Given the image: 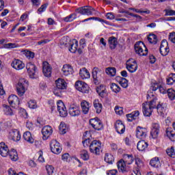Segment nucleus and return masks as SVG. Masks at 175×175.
Listing matches in <instances>:
<instances>
[{"instance_id":"f257e3e1","label":"nucleus","mask_w":175,"mask_h":175,"mask_svg":"<svg viewBox=\"0 0 175 175\" xmlns=\"http://www.w3.org/2000/svg\"><path fill=\"white\" fill-rule=\"evenodd\" d=\"M147 99H150V102H146L142 104V111L145 117H150L152 111L157 107V101L158 98L155 97V94L151 91L148 92Z\"/></svg>"},{"instance_id":"f03ea898","label":"nucleus","mask_w":175,"mask_h":175,"mask_svg":"<svg viewBox=\"0 0 175 175\" xmlns=\"http://www.w3.org/2000/svg\"><path fill=\"white\" fill-rule=\"evenodd\" d=\"M134 49L136 54L141 56H145L148 54V49L142 41L137 42L134 45Z\"/></svg>"},{"instance_id":"7ed1b4c3","label":"nucleus","mask_w":175,"mask_h":175,"mask_svg":"<svg viewBox=\"0 0 175 175\" xmlns=\"http://www.w3.org/2000/svg\"><path fill=\"white\" fill-rule=\"evenodd\" d=\"M27 85L28 81L25 79L21 78L19 79L16 85V92L18 96H23L25 94V87H27Z\"/></svg>"},{"instance_id":"20e7f679","label":"nucleus","mask_w":175,"mask_h":175,"mask_svg":"<svg viewBox=\"0 0 175 175\" xmlns=\"http://www.w3.org/2000/svg\"><path fill=\"white\" fill-rule=\"evenodd\" d=\"M100 150H102V143L98 140H94L90 145V151L96 155L100 154Z\"/></svg>"},{"instance_id":"39448f33","label":"nucleus","mask_w":175,"mask_h":175,"mask_svg":"<svg viewBox=\"0 0 175 175\" xmlns=\"http://www.w3.org/2000/svg\"><path fill=\"white\" fill-rule=\"evenodd\" d=\"M102 75H103V70L96 67L93 68L92 77L94 79V84L98 85L100 83V79H102Z\"/></svg>"},{"instance_id":"423d86ee","label":"nucleus","mask_w":175,"mask_h":175,"mask_svg":"<svg viewBox=\"0 0 175 175\" xmlns=\"http://www.w3.org/2000/svg\"><path fill=\"white\" fill-rule=\"evenodd\" d=\"M26 69L27 70V73H29V77L31 79H36V66L33 64L32 62H29L26 64Z\"/></svg>"},{"instance_id":"0eeeda50","label":"nucleus","mask_w":175,"mask_h":175,"mask_svg":"<svg viewBox=\"0 0 175 175\" xmlns=\"http://www.w3.org/2000/svg\"><path fill=\"white\" fill-rule=\"evenodd\" d=\"M75 88L80 92H83V94H88L90 87L88 85L85 83V82L81 81H77L75 83Z\"/></svg>"},{"instance_id":"6e6552de","label":"nucleus","mask_w":175,"mask_h":175,"mask_svg":"<svg viewBox=\"0 0 175 175\" xmlns=\"http://www.w3.org/2000/svg\"><path fill=\"white\" fill-rule=\"evenodd\" d=\"M51 150L53 154H60V152L62 151V148L61 147V145L59 144V142L55 139H53L51 142L50 144Z\"/></svg>"},{"instance_id":"1a4fd4ad","label":"nucleus","mask_w":175,"mask_h":175,"mask_svg":"<svg viewBox=\"0 0 175 175\" xmlns=\"http://www.w3.org/2000/svg\"><path fill=\"white\" fill-rule=\"evenodd\" d=\"M90 124L93 129H95V131H101V129H103V124H102V121L97 118L90 119Z\"/></svg>"},{"instance_id":"9d476101","label":"nucleus","mask_w":175,"mask_h":175,"mask_svg":"<svg viewBox=\"0 0 175 175\" xmlns=\"http://www.w3.org/2000/svg\"><path fill=\"white\" fill-rule=\"evenodd\" d=\"M76 12H77V13H79L80 14H86L87 16H91L92 13L95 12V10L91 6L86 5L77 9Z\"/></svg>"},{"instance_id":"9b49d317","label":"nucleus","mask_w":175,"mask_h":175,"mask_svg":"<svg viewBox=\"0 0 175 175\" xmlns=\"http://www.w3.org/2000/svg\"><path fill=\"white\" fill-rule=\"evenodd\" d=\"M126 68L131 73H135L137 70V63L135 59H130L126 63Z\"/></svg>"},{"instance_id":"f8f14e48","label":"nucleus","mask_w":175,"mask_h":175,"mask_svg":"<svg viewBox=\"0 0 175 175\" xmlns=\"http://www.w3.org/2000/svg\"><path fill=\"white\" fill-rule=\"evenodd\" d=\"M42 135L43 140H47L53 135V127L49 125L44 126L42 129Z\"/></svg>"},{"instance_id":"ddd939ff","label":"nucleus","mask_w":175,"mask_h":175,"mask_svg":"<svg viewBox=\"0 0 175 175\" xmlns=\"http://www.w3.org/2000/svg\"><path fill=\"white\" fill-rule=\"evenodd\" d=\"M57 111L59 113L60 117H66L68 116V111L66 110V107L62 100H59L57 103Z\"/></svg>"},{"instance_id":"4468645a","label":"nucleus","mask_w":175,"mask_h":175,"mask_svg":"<svg viewBox=\"0 0 175 175\" xmlns=\"http://www.w3.org/2000/svg\"><path fill=\"white\" fill-rule=\"evenodd\" d=\"M170 49H169V44L166 40H163L160 46V53L163 57H166L169 54Z\"/></svg>"},{"instance_id":"2eb2a0df","label":"nucleus","mask_w":175,"mask_h":175,"mask_svg":"<svg viewBox=\"0 0 175 175\" xmlns=\"http://www.w3.org/2000/svg\"><path fill=\"white\" fill-rule=\"evenodd\" d=\"M53 68L47 62H44L42 63V72L45 77H51V72Z\"/></svg>"},{"instance_id":"dca6fc26","label":"nucleus","mask_w":175,"mask_h":175,"mask_svg":"<svg viewBox=\"0 0 175 175\" xmlns=\"http://www.w3.org/2000/svg\"><path fill=\"white\" fill-rule=\"evenodd\" d=\"M11 66L16 70H21L25 68V64L18 59H14L11 63Z\"/></svg>"},{"instance_id":"f3484780","label":"nucleus","mask_w":175,"mask_h":175,"mask_svg":"<svg viewBox=\"0 0 175 175\" xmlns=\"http://www.w3.org/2000/svg\"><path fill=\"white\" fill-rule=\"evenodd\" d=\"M155 109H157L158 114H159V116H161V117H163V116H165V113H166V109H167V104L163 103H159L157 105L156 104Z\"/></svg>"},{"instance_id":"a211bd4d","label":"nucleus","mask_w":175,"mask_h":175,"mask_svg":"<svg viewBox=\"0 0 175 175\" xmlns=\"http://www.w3.org/2000/svg\"><path fill=\"white\" fill-rule=\"evenodd\" d=\"M147 136V129L141 126H137L136 129V137L137 139H146Z\"/></svg>"},{"instance_id":"6ab92c4d","label":"nucleus","mask_w":175,"mask_h":175,"mask_svg":"<svg viewBox=\"0 0 175 175\" xmlns=\"http://www.w3.org/2000/svg\"><path fill=\"white\" fill-rule=\"evenodd\" d=\"M68 113L71 117H79L80 114V107L77 105H72L70 106Z\"/></svg>"},{"instance_id":"aec40b11","label":"nucleus","mask_w":175,"mask_h":175,"mask_svg":"<svg viewBox=\"0 0 175 175\" xmlns=\"http://www.w3.org/2000/svg\"><path fill=\"white\" fill-rule=\"evenodd\" d=\"M117 166L119 172H122V173H126V172H129V167L126 166V163L124 159H120L118 162Z\"/></svg>"},{"instance_id":"412c9836","label":"nucleus","mask_w":175,"mask_h":175,"mask_svg":"<svg viewBox=\"0 0 175 175\" xmlns=\"http://www.w3.org/2000/svg\"><path fill=\"white\" fill-rule=\"evenodd\" d=\"M160 126L158 123H153L152 125V131L150 132V135L152 139H157L159 135V129Z\"/></svg>"},{"instance_id":"4be33fe9","label":"nucleus","mask_w":175,"mask_h":175,"mask_svg":"<svg viewBox=\"0 0 175 175\" xmlns=\"http://www.w3.org/2000/svg\"><path fill=\"white\" fill-rule=\"evenodd\" d=\"M115 129L119 135H122L125 132V125L121 120H117L115 123Z\"/></svg>"},{"instance_id":"5701e85b","label":"nucleus","mask_w":175,"mask_h":175,"mask_svg":"<svg viewBox=\"0 0 175 175\" xmlns=\"http://www.w3.org/2000/svg\"><path fill=\"white\" fill-rule=\"evenodd\" d=\"M9 148L8 147V145L5 144V142H1L0 143V154L1 157H6L9 155Z\"/></svg>"},{"instance_id":"b1692460","label":"nucleus","mask_w":175,"mask_h":175,"mask_svg":"<svg viewBox=\"0 0 175 175\" xmlns=\"http://www.w3.org/2000/svg\"><path fill=\"white\" fill-rule=\"evenodd\" d=\"M63 76L73 75V68L69 64H65L62 69Z\"/></svg>"},{"instance_id":"393cba45","label":"nucleus","mask_w":175,"mask_h":175,"mask_svg":"<svg viewBox=\"0 0 175 175\" xmlns=\"http://www.w3.org/2000/svg\"><path fill=\"white\" fill-rule=\"evenodd\" d=\"M81 107L83 114H88L90 109H91V105L87 100H83L81 102Z\"/></svg>"},{"instance_id":"a878e982","label":"nucleus","mask_w":175,"mask_h":175,"mask_svg":"<svg viewBox=\"0 0 175 175\" xmlns=\"http://www.w3.org/2000/svg\"><path fill=\"white\" fill-rule=\"evenodd\" d=\"M10 138L14 142H19L21 139V135L18 130H13L10 133Z\"/></svg>"},{"instance_id":"bb28decb","label":"nucleus","mask_w":175,"mask_h":175,"mask_svg":"<svg viewBox=\"0 0 175 175\" xmlns=\"http://www.w3.org/2000/svg\"><path fill=\"white\" fill-rule=\"evenodd\" d=\"M8 102L11 106H18L20 105L18 97L14 94H12L8 97Z\"/></svg>"},{"instance_id":"cd10ccee","label":"nucleus","mask_w":175,"mask_h":175,"mask_svg":"<svg viewBox=\"0 0 175 175\" xmlns=\"http://www.w3.org/2000/svg\"><path fill=\"white\" fill-rule=\"evenodd\" d=\"M79 75L81 79H82V80H85L91 77V75L90 74V72L85 68H83L80 69Z\"/></svg>"},{"instance_id":"c85d7f7f","label":"nucleus","mask_w":175,"mask_h":175,"mask_svg":"<svg viewBox=\"0 0 175 175\" xmlns=\"http://www.w3.org/2000/svg\"><path fill=\"white\" fill-rule=\"evenodd\" d=\"M55 84L58 90H66V87H68L66 82L65 81L64 79H58L55 81Z\"/></svg>"},{"instance_id":"c756f323","label":"nucleus","mask_w":175,"mask_h":175,"mask_svg":"<svg viewBox=\"0 0 175 175\" xmlns=\"http://www.w3.org/2000/svg\"><path fill=\"white\" fill-rule=\"evenodd\" d=\"M93 106L97 114H100V113H102V109H103V107L102 106V103L99 102L98 99L94 100Z\"/></svg>"},{"instance_id":"7c9ffc66","label":"nucleus","mask_w":175,"mask_h":175,"mask_svg":"<svg viewBox=\"0 0 175 175\" xmlns=\"http://www.w3.org/2000/svg\"><path fill=\"white\" fill-rule=\"evenodd\" d=\"M139 116H140V112L139 111H133L126 115L127 121H129V122H132V121L136 120Z\"/></svg>"},{"instance_id":"2f4dec72","label":"nucleus","mask_w":175,"mask_h":175,"mask_svg":"<svg viewBox=\"0 0 175 175\" xmlns=\"http://www.w3.org/2000/svg\"><path fill=\"white\" fill-rule=\"evenodd\" d=\"M159 89V92H161V94H166V92H167V90H165V88H163V87L160 86L159 85H158V83H154L151 85L150 87V90L149 91H157V90Z\"/></svg>"},{"instance_id":"473e14b6","label":"nucleus","mask_w":175,"mask_h":175,"mask_svg":"<svg viewBox=\"0 0 175 175\" xmlns=\"http://www.w3.org/2000/svg\"><path fill=\"white\" fill-rule=\"evenodd\" d=\"M148 147V143L144 140L139 141L137 144V148L139 151H144Z\"/></svg>"},{"instance_id":"72a5a7b5","label":"nucleus","mask_w":175,"mask_h":175,"mask_svg":"<svg viewBox=\"0 0 175 175\" xmlns=\"http://www.w3.org/2000/svg\"><path fill=\"white\" fill-rule=\"evenodd\" d=\"M165 135L171 142H175V133L172 128H167Z\"/></svg>"},{"instance_id":"f704fd0d","label":"nucleus","mask_w":175,"mask_h":175,"mask_svg":"<svg viewBox=\"0 0 175 175\" xmlns=\"http://www.w3.org/2000/svg\"><path fill=\"white\" fill-rule=\"evenodd\" d=\"M23 139L27 142V143H30L31 144H32V143L34 142L33 137H32V134H31V132L29 131H26L24 133Z\"/></svg>"},{"instance_id":"c9c22d12","label":"nucleus","mask_w":175,"mask_h":175,"mask_svg":"<svg viewBox=\"0 0 175 175\" xmlns=\"http://www.w3.org/2000/svg\"><path fill=\"white\" fill-rule=\"evenodd\" d=\"M108 43L109 44L110 49H111V50H114V49L117 47L118 42L117 41L116 37H110L109 38Z\"/></svg>"},{"instance_id":"e433bc0d","label":"nucleus","mask_w":175,"mask_h":175,"mask_svg":"<svg viewBox=\"0 0 175 175\" xmlns=\"http://www.w3.org/2000/svg\"><path fill=\"white\" fill-rule=\"evenodd\" d=\"M3 112L5 116H14V111L9 105H3Z\"/></svg>"},{"instance_id":"4c0bfd02","label":"nucleus","mask_w":175,"mask_h":175,"mask_svg":"<svg viewBox=\"0 0 175 175\" xmlns=\"http://www.w3.org/2000/svg\"><path fill=\"white\" fill-rule=\"evenodd\" d=\"M123 159H124V161L126 165H132V163H133V161H135L133 155L132 154H125L123 155Z\"/></svg>"},{"instance_id":"58836bf2","label":"nucleus","mask_w":175,"mask_h":175,"mask_svg":"<svg viewBox=\"0 0 175 175\" xmlns=\"http://www.w3.org/2000/svg\"><path fill=\"white\" fill-rule=\"evenodd\" d=\"M7 157H8L11 161H16L18 159V154H17V152L14 149L10 150L8 152V155Z\"/></svg>"},{"instance_id":"ea45409f","label":"nucleus","mask_w":175,"mask_h":175,"mask_svg":"<svg viewBox=\"0 0 175 175\" xmlns=\"http://www.w3.org/2000/svg\"><path fill=\"white\" fill-rule=\"evenodd\" d=\"M77 47H79V42L74 39L70 43L69 51H70V53H75V51H77Z\"/></svg>"},{"instance_id":"a19ab883","label":"nucleus","mask_w":175,"mask_h":175,"mask_svg":"<svg viewBox=\"0 0 175 175\" xmlns=\"http://www.w3.org/2000/svg\"><path fill=\"white\" fill-rule=\"evenodd\" d=\"M150 165L152 167H159V166H161V161H159L158 157H154L150 160Z\"/></svg>"},{"instance_id":"79ce46f5","label":"nucleus","mask_w":175,"mask_h":175,"mask_svg":"<svg viewBox=\"0 0 175 175\" xmlns=\"http://www.w3.org/2000/svg\"><path fill=\"white\" fill-rule=\"evenodd\" d=\"M77 18V15L75 13H72L68 16L64 18V21L66 23H72L74 20Z\"/></svg>"},{"instance_id":"37998d69","label":"nucleus","mask_w":175,"mask_h":175,"mask_svg":"<svg viewBox=\"0 0 175 175\" xmlns=\"http://www.w3.org/2000/svg\"><path fill=\"white\" fill-rule=\"evenodd\" d=\"M148 40L149 43H151L152 44H157V42H158V38H157V35L150 34L148 37Z\"/></svg>"},{"instance_id":"c03bdc74","label":"nucleus","mask_w":175,"mask_h":175,"mask_svg":"<svg viewBox=\"0 0 175 175\" xmlns=\"http://www.w3.org/2000/svg\"><path fill=\"white\" fill-rule=\"evenodd\" d=\"M59 130L61 135H65L68 131V127H66V124L62 122L59 126Z\"/></svg>"},{"instance_id":"a18cd8bd","label":"nucleus","mask_w":175,"mask_h":175,"mask_svg":"<svg viewBox=\"0 0 175 175\" xmlns=\"http://www.w3.org/2000/svg\"><path fill=\"white\" fill-rule=\"evenodd\" d=\"M105 161L107 162V163L111 165L113 164V162H114V157L112 154L106 153L105 156Z\"/></svg>"},{"instance_id":"49530a36","label":"nucleus","mask_w":175,"mask_h":175,"mask_svg":"<svg viewBox=\"0 0 175 175\" xmlns=\"http://www.w3.org/2000/svg\"><path fill=\"white\" fill-rule=\"evenodd\" d=\"M110 88L113 92H115V94H118V92L121 91V88L115 83H111Z\"/></svg>"},{"instance_id":"de8ad7c7","label":"nucleus","mask_w":175,"mask_h":175,"mask_svg":"<svg viewBox=\"0 0 175 175\" xmlns=\"http://www.w3.org/2000/svg\"><path fill=\"white\" fill-rule=\"evenodd\" d=\"M22 53L28 59H32V58L35 57V53L31 51L25 50Z\"/></svg>"},{"instance_id":"09e8293b","label":"nucleus","mask_w":175,"mask_h":175,"mask_svg":"<svg viewBox=\"0 0 175 175\" xmlns=\"http://www.w3.org/2000/svg\"><path fill=\"white\" fill-rule=\"evenodd\" d=\"M105 72L109 76L114 77L117 73V70H116V68L109 67L106 69Z\"/></svg>"},{"instance_id":"8fccbe9b","label":"nucleus","mask_w":175,"mask_h":175,"mask_svg":"<svg viewBox=\"0 0 175 175\" xmlns=\"http://www.w3.org/2000/svg\"><path fill=\"white\" fill-rule=\"evenodd\" d=\"M81 158L83 161H88L90 159V154H88V151L83 150L81 152Z\"/></svg>"},{"instance_id":"3c124183","label":"nucleus","mask_w":175,"mask_h":175,"mask_svg":"<svg viewBox=\"0 0 175 175\" xmlns=\"http://www.w3.org/2000/svg\"><path fill=\"white\" fill-rule=\"evenodd\" d=\"M175 82V74H170L168 78L167 79V84L168 85H172Z\"/></svg>"},{"instance_id":"603ef678","label":"nucleus","mask_w":175,"mask_h":175,"mask_svg":"<svg viewBox=\"0 0 175 175\" xmlns=\"http://www.w3.org/2000/svg\"><path fill=\"white\" fill-rule=\"evenodd\" d=\"M168 97L171 100H174L175 99V90L173 89H168L167 90Z\"/></svg>"},{"instance_id":"864d4df0","label":"nucleus","mask_w":175,"mask_h":175,"mask_svg":"<svg viewBox=\"0 0 175 175\" xmlns=\"http://www.w3.org/2000/svg\"><path fill=\"white\" fill-rule=\"evenodd\" d=\"M166 152L171 158H175V150L174 147L172 146L170 148H167Z\"/></svg>"},{"instance_id":"5fc2aeb1","label":"nucleus","mask_w":175,"mask_h":175,"mask_svg":"<svg viewBox=\"0 0 175 175\" xmlns=\"http://www.w3.org/2000/svg\"><path fill=\"white\" fill-rule=\"evenodd\" d=\"M119 83L123 88H127L128 87V80L125 78L121 77Z\"/></svg>"},{"instance_id":"6e6d98bb","label":"nucleus","mask_w":175,"mask_h":175,"mask_svg":"<svg viewBox=\"0 0 175 175\" xmlns=\"http://www.w3.org/2000/svg\"><path fill=\"white\" fill-rule=\"evenodd\" d=\"M28 106L29 109H38V103L35 100H30L28 102Z\"/></svg>"},{"instance_id":"4d7b16f0","label":"nucleus","mask_w":175,"mask_h":175,"mask_svg":"<svg viewBox=\"0 0 175 175\" xmlns=\"http://www.w3.org/2000/svg\"><path fill=\"white\" fill-rule=\"evenodd\" d=\"M62 159L64 162H69L70 161V154L69 153H64L62 155Z\"/></svg>"},{"instance_id":"13d9d810","label":"nucleus","mask_w":175,"mask_h":175,"mask_svg":"<svg viewBox=\"0 0 175 175\" xmlns=\"http://www.w3.org/2000/svg\"><path fill=\"white\" fill-rule=\"evenodd\" d=\"M129 9V10H133V12H135V13H146V14H150V10L143 11L142 10L135 9L133 8H130Z\"/></svg>"},{"instance_id":"bf43d9fd","label":"nucleus","mask_w":175,"mask_h":175,"mask_svg":"<svg viewBox=\"0 0 175 175\" xmlns=\"http://www.w3.org/2000/svg\"><path fill=\"white\" fill-rule=\"evenodd\" d=\"M18 47V44L16 43H8L5 44V49H17Z\"/></svg>"},{"instance_id":"052dcab7","label":"nucleus","mask_w":175,"mask_h":175,"mask_svg":"<svg viewBox=\"0 0 175 175\" xmlns=\"http://www.w3.org/2000/svg\"><path fill=\"white\" fill-rule=\"evenodd\" d=\"M46 169L49 175H51L54 173V167H53V165H46Z\"/></svg>"},{"instance_id":"680f3d73","label":"nucleus","mask_w":175,"mask_h":175,"mask_svg":"<svg viewBox=\"0 0 175 175\" xmlns=\"http://www.w3.org/2000/svg\"><path fill=\"white\" fill-rule=\"evenodd\" d=\"M49 6V3L43 4L40 6V8H38V11L39 13H43V12L46 11V9H47V7Z\"/></svg>"},{"instance_id":"e2e57ef3","label":"nucleus","mask_w":175,"mask_h":175,"mask_svg":"<svg viewBox=\"0 0 175 175\" xmlns=\"http://www.w3.org/2000/svg\"><path fill=\"white\" fill-rule=\"evenodd\" d=\"M135 165H137V166L139 168L144 166V163L139 158L135 159Z\"/></svg>"},{"instance_id":"0e129e2a","label":"nucleus","mask_w":175,"mask_h":175,"mask_svg":"<svg viewBox=\"0 0 175 175\" xmlns=\"http://www.w3.org/2000/svg\"><path fill=\"white\" fill-rule=\"evenodd\" d=\"M165 16H175V11L173 10H164Z\"/></svg>"},{"instance_id":"69168bd1","label":"nucleus","mask_w":175,"mask_h":175,"mask_svg":"<svg viewBox=\"0 0 175 175\" xmlns=\"http://www.w3.org/2000/svg\"><path fill=\"white\" fill-rule=\"evenodd\" d=\"M115 112L119 116H121V114L124 113V111H122V107L118 106L115 107Z\"/></svg>"},{"instance_id":"338daca9","label":"nucleus","mask_w":175,"mask_h":175,"mask_svg":"<svg viewBox=\"0 0 175 175\" xmlns=\"http://www.w3.org/2000/svg\"><path fill=\"white\" fill-rule=\"evenodd\" d=\"M169 40H170L172 43H175V32H172L170 33Z\"/></svg>"},{"instance_id":"774afa93","label":"nucleus","mask_w":175,"mask_h":175,"mask_svg":"<svg viewBox=\"0 0 175 175\" xmlns=\"http://www.w3.org/2000/svg\"><path fill=\"white\" fill-rule=\"evenodd\" d=\"M61 89H58L57 87L53 90V94L56 96H61Z\"/></svg>"}]
</instances>
